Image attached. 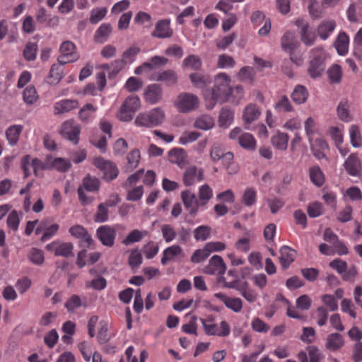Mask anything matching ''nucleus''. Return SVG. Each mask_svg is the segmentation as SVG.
I'll use <instances>...</instances> for the list:
<instances>
[{
    "mask_svg": "<svg viewBox=\"0 0 362 362\" xmlns=\"http://www.w3.org/2000/svg\"><path fill=\"white\" fill-rule=\"evenodd\" d=\"M214 85L211 89L204 91L206 107L213 109L217 103H223L228 101L230 78L226 73H218L214 78Z\"/></svg>",
    "mask_w": 362,
    "mask_h": 362,
    "instance_id": "1",
    "label": "nucleus"
},
{
    "mask_svg": "<svg viewBox=\"0 0 362 362\" xmlns=\"http://www.w3.org/2000/svg\"><path fill=\"white\" fill-rule=\"evenodd\" d=\"M164 119V112L160 108L156 107L151 111L138 115L134 122L138 127H153L160 125Z\"/></svg>",
    "mask_w": 362,
    "mask_h": 362,
    "instance_id": "2",
    "label": "nucleus"
},
{
    "mask_svg": "<svg viewBox=\"0 0 362 362\" xmlns=\"http://www.w3.org/2000/svg\"><path fill=\"white\" fill-rule=\"evenodd\" d=\"M310 61L308 71L310 77L315 78L320 76L324 71L325 52L322 47H316L310 51Z\"/></svg>",
    "mask_w": 362,
    "mask_h": 362,
    "instance_id": "3",
    "label": "nucleus"
},
{
    "mask_svg": "<svg viewBox=\"0 0 362 362\" xmlns=\"http://www.w3.org/2000/svg\"><path fill=\"white\" fill-rule=\"evenodd\" d=\"M140 107V100L137 95L129 96L120 107L118 119L120 121L129 122L133 119V115Z\"/></svg>",
    "mask_w": 362,
    "mask_h": 362,
    "instance_id": "4",
    "label": "nucleus"
},
{
    "mask_svg": "<svg viewBox=\"0 0 362 362\" xmlns=\"http://www.w3.org/2000/svg\"><path fill=\"white\" fill-rule=\"evenodd\" d=\"M204 330L208 335H216L218 337H227L230 333V328L226 321H221L220 327L217 324L214 323L212 317L207 319H201Z\"/></svg>",
    "mask_w": 362,
    "mask_h": 362,
    "instance_id": "5",
    "label": "nucleus"
},
{
    "mask_svg": "<svg viewBox=\"0 0 362 362\" xmlns=\"http://www.w3.org/2000/svg\"><path fill=\"white\" fill-rule=\"evenodd\" d=\"M93 163L103 173V177L105 180L111 181L117 177L119 170L113 163L101 157H96L93 159Z\"/></svg>",
    "mask_w": 362,
    "mask_h": 362,
    "instance_id": "6",
    "label": "nucleus"
},
{
    "mask_svg": "<svg viewBox=\"0 0 362 362\" xmlns=\"http://www.w3.org/2000/svg\"><path fill=\"white\" fill-rule=\"evenodd\" d=\"M123 228L121 225H116L115 226L109 225L101 226L97 229V237L103 245L112 247L115 244L117 229Z\"/></svg>",
    "mask_w": 362,
    "mask_h": 362,
    "instance_id": "7",
    "label": "nucleus"
},
{
    "mask_svg": "<svg viewBox=\"0 0 362 362\" xmlns=\"http://www.w3.org/2000/svg\"><path fill=\"white\" fill-rule=\"evenodd\" d=\"M99 187L100 182L98 179L90 176L86 177L83 180V186L80 187L77 190L81 203L83 205H87L92 202V199L86 195L84 189L88 192H97Z\"/></svg>",
    "mask_w": 362,
    "mask_h": 362,
    "instance_id": "8",
    "label": "nucleus"
},
{
    "mask_svg": "<svg viewBox=\"0 0 362 362\" xmlns=\"http://www.w3.org/2000/svg\"><path fill=\"white\" fill-rule=\"evenodd\" d=\"M199 105V98L192 93H180L176 100L175 105L178 110L185 113L196 109Z\"/></svg>",
    "mask_w": 362,
    "mask_h": 362,
    "instance_id": "9",
    "label": "nucleus"
},
{
    "mask_svg": "<svg viewBox=\"0 0 362 362\" xmlns=\"http://www.w3.org/2000/svg\"><path fill=\"white\" fill-rule=\"evenodd\" d=\"M60 133L64 138L76 145L79 141L81 126L74 120L65 121L62 125Z\"/></svg>",
    "mask_w": 362,
    "mask_h": 362,
    "instance_id": "10",
    "label": "nucleus"
},
{
    "mask_svg": "<svg viewBox=\"0 0 362 362\" xmlns=\"http://www.w3.org/2000/svg\"><path fill=\"white\" fill-rule=\"evenodd\" d=\"M60 55L58 62L60 64H66L76 62L78 54L76 52L75 45L71 41H65L60 46Z\"/></svg>",
    "mask_w": 362,
    "mask_h": 362,
    "instance_id": "11",
    "label": "nucleus"
},
{
    "mask_svg": "<svg viewBox=\"0 0 362 362\" xmlns=\"http://www.w3.org/2000/svg\"><path fill=\"white\" fill-rule=\"evenodd\" d=\"M170 19L165 18L159 20L155 25L151 36L158 39L170 38L173 35L174 31L170 26Z\"/></svg>",
    "mask_w": 362,
    "mask_h": 362,
    "instance_id": "12",
    "label": "nucleus"
},
{
    "mask_svg": "<svg viewBox=\"0 0 362 362\" xmlns=\"http://www.w3.org/2000/svg\"><path fill=\"white\" fill-rule=\"evenodd\" d=\"M46 250L49 252H53L55 256L69 257L74 255V245L69 242L53 241L46 245Z\"/></svg>",
    "mask_w": 362,
    "mask_h": 362,
    "instance_id": "13",
    "label": "nucleus"
},
{
    "mask_svg": "<svg viewBox=\"0 0 362 362\" xmlns=\"http://www.w3.org/2000/svg\"><path fill=\"white\" fill-rule=\"evenodd\" d=\"M203 180V170L196 166H189L187 168L182 175L183 184L187 187L192 186L196 182H201Z\"/></svg>",
    "mask_w": 362,
    "mask_h": 362,
    "instance_id": "14",
    "label": "nucleus"
},
{
    "mask_svg": "<svg viewBox=\"0 0 362 362\" xmlns=\"http://www.w3.org/2000/svg\"><path fill=\"white\" fill-rule=\"evenodd\" d=\"M181 198L189 214L191 216H195L199 211V208L201 207L198 204L196 195L189 190H185L181 193Z\"/></svg>",
    "mask_w": 362,
    "mask_h": 362,
    "instance_id": "15",
    "label": "nucleus"
},
{
    "mask_svg": "<svg viewBox=\"0 0 362 362\" xmlns=\"http://www.w3.org/2000/svg\"><path fill=\"white\" fill-rule=\"evenodd\" d=\"M233 153L230 151L225 152L223 147L215 144L211 146L210 151V158L213 162L221 160L222 163H228L233 160Z\"/></svg>",
    "mask_w": 362,
    "mask_h": 362,
    "instance_id": "16",
    "label": "nucleus"
},
{
    "mask_svg": "<svg viewBox=\"0 0 362 362\" xmlns=\"http://www.w3.org/2000/svg\"><path fill=\"white\" fill-rule=\"evenodd\" d=\"M214 297L219 299L228 309L235 313H240L243 309V302L238 297H228L223 293H216Z\"/></svg>",
    "mask_w": 362,
    "mask_h": 362,
    "instance_id": "17",
    "label": "nucleus"
},
{
    "mask_svg": "<svg viewBox=\"0 0 362 362\" xmlns=\"http://www.w3.org/2000/svg\"><path fill=\"white\" fill-rule=\"evenodd\" d=\"M226 264L222 257L219 255H214L209 259V264L205 267L204 272L207 274H223L226 272Z\"/></svg>",
    "mask_w": 362,
    "mask_h": 362,
    "instance_id": "18",
    "label": "nucleus"
},
{
    "mask_svg": "<svg viewBox=\"0 0 362 362\" xmlns=\"http://www.w3.org/2000/svg\"><path fill=\"white\" fill-rule=\"evenodd\" d=\"M296 25L300 30L302 42L308 46L313 45L316 40V36L315 33L309 30L308 23L303 19H298L296 21Z\"/></svg>",
    "mask_w": 362,
    "mask_h": 362,
    "instance_id": "19",
    "label": "nucleus"
},
{
    "mask_svg": "<svg viewBox=\"0 0 362 362\" xmlns=\"http://www.w3.org/2000/svg\"><path fill=\"white\" fill-rule=\"evenodd\" d=\"M347 173L351 176H358L361 171V163L358 156L355 153L351 154L344 163Z\"/></svg>",
    "mask_w": 362,
    "mask_h": 362,
    "instance_id": "20",
    "label": "nucleus"
},
{
    "mask_svg": "<svg viewBox=\"0 0 362 362\" xmlns=\"http://www.w3.org/2000/svg\"><path fill=\"white\" fill-rule=\"evenodd\" d=\"M69 232L71 236L80 239L85 247H89L93 243V239L88 234L87 230L81 225L71 226L69 228Z\"/></svg>",
    "mask_w": 362,
    "mask_h": 362,
    "instance_id": "21",
    "label": "nucleus"
},
{
    "mask_svg": "<svg viewBox=\"0 0 362 362\" xmlns=\"http://www.w3.org/2000/svg\"><path fill=\"white\" fill-rule=\"evenodd\" d=\"M337 26L336 21L332 19L323 20L317 28V35L319 37L325 40L329 37L335 30Z\"/></svg>",
    "mask_w": 362,
    "mask_h": 362,
    "instance_id": "22",
    "label": "nucleus"
},
{
    "mask_svg": "<svg viewBox=\"0 0 362 362\" xmlns=\"http://www.w3.org/2000/svg\"><path fill=\"white\" fill-rule=\"evenodd\" d=\"M307 352L300 351L298 354V358L300 362H320L322 358V354L319 349L315 346L307 347Z\"/></svg>",
    "mask_w": 362,
    "mask_h": 362,
    "instance_id": "23",
    "label": "nucleus"
},
{
    "mask_svg": "<svg viewBox=\"0 0 362 362\" xmlns=\"http://www.w3.org/2000/svg\"><path fill=\"white\" fill-rule=\"evenodd\" d=\"M310 147L314 156L318 159L326 158V151L329 150V145L323 139H316L313 143L310 141Z\"/></svg>",
    "mask_w": 362,
    "mask_h": 362,
    "instance_id": "24",
    "label": "nucleus"
},
{
    "mask_svg": "<svg viewBox=\"0 0 362 362\" xmlns=\"http://www.w3.org/2000/svg\"><path fill=\"white\" fill-rule=\"evenodd\" d=\"M139 52L140 49L135 46H132L126 51H124L122 54V59L117 60L115 62V64L116 66V68L117 69V71H119V69L122 68L124 64L132 63L134 61L136 56Z\"/></svg>",
    "mask_w": 362,
    "mask_h": 362,
    "instance_id": "25",
    "label": "nucleus"
},
{
    "mask_svg": "<svg viewBox=\"0 0 362 362\" xmlns=\"http://www.w3.org/2000/svg\"><path fill=\"white\" fill-rule=\"evenodd\" d=\"M296 256V252L288 246H283L280 249L279 261L284 269L289 267L290 264L294 262Z\"/></svg>",
    "mask_w": 362,
    "mask_h": 362,
    "instance_id": "26",
    "label": "nucleus"
},
{
    "mask_svg": "<svg viewBox=\"0 0 362 362\" xmlns=\"http://www.w3.org/2000/svg\"><path fill=\"white\" fill-rule=\"evenodd\" d=\"M162 97V89L158 84H152L147 87L144 93L145 100L151 103L156 104L158 103Z\"/></svg>",
    "mask_w": 362,
    "mask_h": 362,
    "instance_id": "27",
    "label": "nucleus"
},
{
    "mask_svg": "<svg viewBox=\"0 0 362 362\" xmlns=\"http://www.w3.org/2000/svg\"><path fill=\"white\" fill-rule=\"evenodd\" d=\"M344 345V337L339 333H332L329 334L326 339V348L332 351H335Z\"/></svg>",
    "mask_w": 362,
    "mask_h": 362,
    "instance_id": "28",
    "label": "nucleus"
},
{
    "mask_svg": "<svg viewBox=\"0 0 362 362\" xmlns=\"http://www.w3.org/2000/svg\"><path fill=\"white\" fill-rule=\"evenodd\" d=\"M42 227L44 228V233L41 237V240L45 242L54 237L59 229V226L57 223H52L49 218L42 220Z\"/></svg>",
    "mask_w": 362,
    "mask_h": 362,
    "instance_id": "29",
    "label": "nucleus"
},
{
    "mask_svg": "<svg viewBox=\"0 0 362 362\" xmlns=\"http://www.w3.org/2000/svg\"><path fill=\"white\" fill-rule=\"evenodd\" d=\"M349 37L345 32H340L334 42V47L339 55L344 56L349 50Z\"/></svg>",
    "mask_w": 362,
    "mask_h": 362,
    "instance_id": "30",
    "label": "nucleus"
},
{
    "mask_svg": "<svg viewBox=\"0 0 362 362\" xmlns=\"http://www.w3.org/2000/svg\"><path fill=\"white\" fill-rule=\"evenodd\" d=\"M78 107V102L76 100H62L54 105L56 114L68 112Z\"/></svg>",
    "mask_w": 362,
    "mask_h": 362,
    "instance_id": "31",
    "label": "nucleus"
},
{
    "mask_svg": "<svg viewBox=\"0 0 362 362\" xmlns=\"http://www.w3.org/2000/svg\"><path fill=\"white\" fill-rule=\"evenodd\" d=\"M189 79L193 86L197 88H204L211 82V78L209 74L198 72L191 74Z\"/></svg>",
    "mask_w": 362,
    "mask_h": 362,
    "instance_id": "32",
    "label": "nucleus"
},
{
    "mask_svg": "<svg viewBox=\"0 0 362 362\" xmlns=\"http://www.w3.org/2000/svg\"><path fill=\"white\" fill-rule=\"evenodd\" d=\"M261 112L255 104H249L244 110L243 119L246 124H250L260 116Z\"/></svg>",
    "mask_w": 362,
    "mask_h": 362,
    "instance_id": "33",
    "label": "nucleus"
},
{
    "mask_svg": "<svg viewBox=\"0 0 362 362\" xmlns=\"http://www.w3.org/2000/svg\"><path fill=\"white\" fill-rule=\"evenodd\" d=\"M212 197L213 190L209 185L204 184L199 187L197 199L201 207L206 206Z\"/></svg>",
    "mask_w": 362,
    "mask_h": 362,
    "instance_id": "34",
    "label": "nucleus"
},
{
    "mask_svg": "<svg viewBox=\"0 0 362 362\" xmlns=\"http://www.w3.org/2000/svg\"><path fill=\"white\" fill-rule=\"evenodd\" d=\"M298 42L291 32H286L281 38V47L288 52H293L298 47Z\"/></svg>",
    "mask_w": 362,
    "mask_h": 362,
    "instance_id": "35",
    "label": "nucleus"
},
{
    "mask_svg": "<svg viewBox=\"0 0 362 362\" xmlns=\"http://www.w3.org/2000/svg\"><path fill=\"white\" fill-rule=\"evenodd\" d=\"M152 79L157 81H164L167 85L172 86L177 83V76L174 71L166 70L156 74Z\"/></svg>",
    "mask_w": 362,
    "mask_h": 362,
    "instance_id": "36",
    "label": "nucleus"
},
{
    "mask_svg": "<svg viewBox=\"0 0 362 362\" xmlns=\"http://www.w3.org/2000/svg\"><path fill=\"white\" fill-rule=\"evenodd\" d=\"M234 111L228 107H223L219 113L218 124L221 127H228L233 122Z\"/></svg>",
    "mask_w": 362,
    "mask_h": 362,
    "instance_id": "37",
    "label": "nucleus"
},
{
    "mask_svg": "<svg viewBox=\"0 0 362 362\" xmlns=\"http://www.w3.org/2000/svg\"><path fill=\"white\" fill-rule=\"evenodd\" d=\"M141 159V154L139 149H134L130 151L127 156V163L124 167V170L127 173H130L137 168Z\"/></svg>",
    "mask_w": 362,
    "mask_h": 362,
    "instance_id": "38",
    "label": "nucleus"
},
{
    "mask_svg": "<svg viewBox=\"0 0 362 362\" xmlns=\"http://www.w3.org/2000/svg\"><path fill=\"white\" fill-rule=\"evenodd\" d=\"M239 293L250 303H255L259 297L257 292L250 287L246 281L243 282L241 288H239Z\"/></svg>",
    "mask_w": 362,
    "mask_h": 362,
    "instance_id": "39",
    "label": "nucleus"
},
{
    "mask_svg": "<svg viewBox=\"0 0 362 362\" xmlns=\"http://www.w3.org/2000/svg\"><path fill=\"white\" fill-rule=\"evenodd\" d=\"M81 306H86V298L83 299L78 295H72L65 303V308L69 313H73L75 310Z\"/></svg>",
    "mask_w": 362,
    "mask_h": 362,
    "instance_id": "40",
    "label": "nucleus"
},
{
    "mask_svg": "<svg viewBox=\"0 0 362 362\" xmlns=\"http://www.w3.org/2000/svg\"><path fill=\"white\" fill-rule=\"evenodd\" d=\"M289 137L287 134L278 132L272 136L271 141L277 149L284 151L287 148Z\"/></svg>",
    "mask_w": 362,
    "mask_h": 362,
    "instance_id": "41",
    "label": "nucleus"
},
{
    "mask_svg": "<svg viewBox=\"0 0 362 362\" xmlns=\"http://www.w3.org/2000/svg\"><path fill=\"white\" fill-rule=\"evenodd\" d=\"M22 131L23 126L20 124L12 125L7 129L6 136L10 145L14 146L17 144Z\"/></svg>",
    "mask_w": 362,
    "mask_h": 362,
    "instance_id": "42",
    "label": "nucleus"
},
{
    "mask_svg": "<svg viewBox=\"0 0 362 362\" xmlns=\"http://www.w3.org/2000/svg\"><path fill=\"white\" fill-rule=\"evenodd\" d=\"M308 97V90L302 85L296 86L291 93L293 101L298 105L304 103L307 100Z\"/></svg>",
    "mask_w": 362,
    "mask_h": 362,
    "instance_id": "43",
    "label": "nucleus"
},
{
    "mask_svg": "<svg viewBox=\"0 0 362 362\" xmlns=\"http://www.w3.org/2000/svg\"><path fill=\"white\" fill-rule=\"evenodd\" d=\"M257 192L254 187H247L242 195L241 201L247 207L252 206L257 202Z\"/></svg>",
    "mask_w": 362,
    "mask_h": 362,
    "instance_id": "44",
    "label": "nucleus"
},
{
    "mask_svg": "<svg viewBox=\"0 0 362 362\" xmlns=\"http://www.w3.org/2000/svg\"><path fill=\"white\" fill-rule=\"evenodd\" d=\"M309 176L311 182L317 187H321L325 182V175L318 165L310 168Z\"/></svg>",
    "mask_w": 362,
    "mask_h": 362,
    "instance_id": "45",
    "label": "nucleus"
},
{
    "mask_svg": "<svg viewBox=\"0 0 362 362\" xmlns=\"http://www.w3.org/2000/svg\"><path fill=\"white\" fill-rule=\"evenodd\" d=\"M214 126V119L207 115L197 117L194 123V127L202 130L211 129Z\"/></svg>",
    "mask_w": 362,
    "mask_h": 362,
    "instance_id": "46",
    "label": "nucleus"
},
{
    "mask_svg": "<svg viewBox=\"0 0 362 362\" xmlns=\"http://www.w3.org/2000/svg\"><path fill=\"white\" fill-rule=\"evenodd\" d=\"M147 235L148 232L146 230L134 229L128 234L122 243L125 245H129L132 243L141 241Z\"/></svg>",
    "mask_w": 362,
    "mask_h": 362,
    "instance_id": "47",
    "label": "nucleus"
},
{
    "mask_svg": "<svg viewBox=\"0 0 362 362\" xmlns=\"http://www.w3.org/2000/svg\"><path fill=\"white\" fill-rule=\"evenodd\" d=\"M240 146L247 150L254 151L256 148L257 142L254 136L250 133H243L238 141Z\"/></svg>",
    "mask_w": 362,
    "mask_h": 362,
    "instance_id": "48",
    "label": "nucleus"
},
{
    "mask_svg": "<svg viewBox=\"0 0 362 362\" xmlns=\"http://www.w3.org/2000/svg\"><path fill=\"white\" fill-rule=\"evenodd\" d=\"M182 252V248L177 245H174L167 247L163 253L161 258V264L165 265L168 262L170 261L175 256L179 255Z\"/></svg>",
    "mask_w": 362,
    "mask_h": 362,
    "instance_id": "49",
    "label": "nucleus"
},
{
    "mask_svg": "<svg viewBox=\"0 0 362 362\" xmlns=\"http://www.w3.org/2000/svg\"><path fill=\"white\" fill-rule=\"evenodd\" d=\"M337 115L339 119L344 122H350L351 116L349 112V104L346 99L342 100L338 105Z\"/></svg>",
    "mask_w": 362,
    "mask_h": 362,
    "instance_id": "50",
    "label": "nucleus"
},
{
    "mask_svg": "<svg viewBox=\"0 0 362 362\" xmlns=\"http://www.w3.org/2000/svg\"><path fill=\"white\" fill-rule=\"evenodd\" d=\"M38 46L36 42H28L23 51V56L26 61H34L37 57Z\"/></svg>",
    "mask_w": 362,
    "mask_h": 362,
    "instance_id": "51",
    "label": "nucleus"
},
{
    "mask_svg": "<svg viewBox=\"0 0 362 362\" xmlns=\"http://www.w3.org/2000/svg\"><path fill=\"white\" fill-rule=\"evenodd\" d=\"M186 153L182 148H173L168 153V158L171 163L180 165L185 162Z\"/></svg>",
    "mask_w": 362,
    "mask_h": 362,
    "instance_id": "52",
    "label": "nucleus"
},
{
    "mask_svg": "<svg viewBox=\"0 0 362 362\" xmlns=\"http://www.w3.org/2000/svg\"><path fill=\"white\" fill-rule=\"evenodd\" d=\"M112 31V28L108 23L102 24L95 31V40L97 42H104Z\"/></svg>",
    "mask_w": 362,
    "mask_h": 362,
    "instance_id": "53",
    "label": "nucleus"
},
{
    "mask_svg": "<svg viewBox=\"0 0 362 362\" xmlns=\"http://www.w3.org/2000/svg\"><path fill=\"white\" fill-rule=\"evenodd\" d=\"M23 98L25 103L32 105L38 99V95L34 86H28L23 92Z\"/></svg>",
    "mask_w": 362,
    "mask_h": 362,
    "instance_id": "54",
    "label": "nucleus"
},
{
    "mask_svg": "<svg viewBox=\"0 0 362 362\" xmlns=\"http://www.w3.org/2000/svg\"><path fill=\"white\" fill-rule=\"evenodd\" d=\"M182 65L184 67L190 68L193 70L197 71L201 69L202 63L201 59L198 56L191 54L183 60Z\"/></svg>",
    "mask_w": 362,
    "mask_h": 362,
    "instance_id": "55",
    "label": "nucleus"
},
{
    "mask_svg": "<svg viewBox=\"0 0 362 362\" xmlns=\"http://www.w3.org/2000/svg\"><path fill=\"white\" fill-rule=\"evenodd\" d=\"M274 109L279 112H290L293 110L291 103L286 95H282L274 105Z\"/></svg>",
    "mask_w": 362,
    "mask_h": 362,
    "instance_id": "56",
    "label": "nucleus"
},
{
    "mask_svg": "<svg viewBox=\"0 0 362 362\" xmlns=\"http://www.w3.org/2000/svg\"><path fill=\"white\" fill-rule=\"evenodd\" d=\"M244 96V90L241 86L230 87L228 91V101L233 103H238Z\"/></svg>",
    "mask_w": 362,
    "mask_h": 362,
    "instance_id": "57",
    "label": "nucleus"
},
{
    "mask_svg": "<svg viewBox=\"0 0 362 362\" xmlns=\"http://www.w3.org/2000/svg\"><path fill=\"white\" fill-rule=\"evenodd\" d=\"M211 231V229L209 226H199L194 230V237L197 241H204L209 238Z\"/></svg>",
    "mask_w": 362,
    "mask_h": 362,
    "instance_id": "58",
    "label": "nucleus"
},
{
    "mask_svg": "<svg viewBox=\"0 0 362 362\" xmlns=\"http://www.w3.org/2000/svg\"><path fill=\"white\" fill-rule=\"evenodd\" d=\"M97 108L93 105L87 103L79 111L78 117L83 122H89L93 115L96 112Z\"/></svg>",
    "mask_w": 362,
    "mask_h": 362,
    "instance_id": "59",
    "label": "nucleus"
},
{
    "mask_svg": "<svg viewBox=\"0 0 362 362\" xmlns=\"http://www.w3.org/2000/svg\"><path fill=\"white\" fill-rule=\"evenodd\" d=\"M71 166L70 161L62 158H55L51 162V168L59 172H66Z\"/></svg>",
    "mask_w": 362,
    "mask_h": 362,
    "instance_id": "60",
    "label": "nucleus"
},
{
    "mask_svg": "<svg viewBox=\"0 0 362 362\" xmlns=\"http://www.w3.org/2000/svg\"><path fill=\"white\" fill-rule=\"evenodd\" d=\"M351 143L354 147H360L362 144V138L358 127L351 125L349 128Z\"/></svg>",
    "mask_w": 362,
    "mask_h": 362,
    "instance_id": "61",
    "label": "nucleus"
},
{
    "mask_svg": "<svg viewBox=\"0 0 362 362\" xmlns=\"http://www.w3.org/2000/svg\"><path fill=\"white\" fill-rule=\"evenodd\" d=\"M307 213L310 218H317L324 213L323 206L319 202H314L308 205Z\"/></svg>",
    "mask_w": 362,
    "mask_h": 362,
    "instance_id": "62",
    "label": "nucleus"
},
{
    "mask_svg": "<svg viewBox=\"0 0 362 362\" xmlns=\"http://www.w3.org/2000/svg\"><path fill=\"white\" fill-rule=\"evenodd\" d=\"M255 71L251 66H244L241 68L238 74V78L242 81L252 82L254 80Z\"/></svg>",
    "mask_w": 362,
    "mask_h": 362,
    "instance_id": "63",
    "label": "nucleus"
},
{
    "mask_svg": "<svg viewBox=\"0 0 362 362\" xmlns=\"http://www.w3.org/2000/svg\"><path fill=\"white\" fill-rule=\"evenodd\" d=\"M108 208L106 207L105 204H100L98 206V210L94 215V221L97 223H103L108 220L109 218Z\"/></svg>",
    "mask_w": 362,
    "mask_h": 362,
    "instance_id": "64",
    "label": "nucleus"
}]
</instances>
